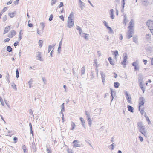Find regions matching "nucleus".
Listing matches in <instances>:
<instances>
[{
  "instance_id": "1",
  "label": "nucleus",
  "mask_w": 153,
  "mask_h": 153,
  "mask_svg": "<svg viewBox=\"0 0 153 153\" xmlns=\"http://www.w3.org/2000/svg\"><path fill=\"white\" fill-rule=\"evenodd\" d=\"M67 22V26L68 28H71L73 26L74 23V17L73 12H71L69 15Z\"/></svg>"
},
{
  "instance_id": "2",
  "label": "nucleus",
  "mask_w": 153,
  "mask_h": 153,
  "mask_svg": "<svg viewBox=\"0 0 153 153\" xmlns=\"http://www.w3.org/2000/svg\"><path fill=\"white\" fill-rule=\"evenodd\" d=\"M146 24L148 27L149 29L151 30L153 29V21L149 20L146 22Z\"/></svg>"
},
{
  "instance_id": "3",
  "label": "nucleus",
  "mask_w": 153,
  "mask_h": 153,
  "mask_svg": "<svg viewBox=\"0 0 153 153\" xmlns=\"http://www.w3.org/2000/svg\"><path fill=\"white\" fill-rule=\"evenodd\" d=\"M139 106L141 107L142 106H144V104L145 99L143 97H141L139 98Z\"/></svg>"
},
{
  "instance_id": "4",
  "label": "nucleus",
  "mask_w": 153,
  "mask_h": 153,
  "mask_svg": "<svg viewBox=\"0 0 153 153\" xmlns=\"http://www.w3.org/2000/svg\"><path fill=\"white\" fill-rule=\"evenodd\" d=\"M100 74L101 76V79L102 80V81L103 84L104 85V83L105 81V73L102 71H100Z\"/></svg>"
},
{
  "instance_id": "5",
  "label": "nucleus",
  "mask_w": 153,
  "mask_h": 153,
  "mask_svg": "<svg viewBox=\"0 0 153 153\" xmlns=\"http://www.w3.org/2000/svg\"><path fill=\"white\" fill-rule=\"evenodd\" d=\"M111 91V103L112 101L113 100L114 97L116 95V91H113V89L112 88H110Z\"/></svg>"
},
{
  "instance_id": "6",
  "label": "nucleus",
  "mask_w": 153,
  "mask_h": 153,
  "mask_svg": "<svg viewBox=\"0 0 153 153\" xmlns=\"http://www.w3.org/2000/svg\"><path fill=\"white\" fill-rule=\"evenodd\" d=\"M123 55L125 56L123 58V61L121 63V64L123 65H126V61L127 59V56L126 53H124Z\"/></svg>"
},
{
  "instance_id": "7",
  "label": "nucleus",
  "mask_w": 153,
  "mask_h": 153,
  "mask_svg": "<svg viewBox=\"0 0 153 153\" xmlns=\"http://www.w3.org/2000/svg\"><path fill=\"white\" fill-rule=\"evenodd\" d=\"M134 25V20L133 19H131L129 22V25L128 27V28L129 29H130V30H134L133 28Z\"/></svg>"
},
{
  "instance_id": "8",
  "label": "nucleus",
  "mask_w": 153,
  "mask_h": 153,
  "mask_svg": "<svg viewBox=\"0 0 153 153\" xmlns=\"http://www.w3.org/2000/svg\"><path fill=\"white\" fill-rule=\"evenodd\" d=\"M41 53L40 52H38L36 53V58L37 60L40 61H43V59L42 58Z\"/></svg>"
},
{
  "instance_id": "9",
  "label": "nucleus",
  "mask_w": 153,
  "mask_h": 153,
  "mask_svg": "<svg viewBox=\"0 0 153 153\" xmlns=\"http://www.w3.org/2000/svg\"><path fill=\"white\" fill-rule=\"evenodd\" d=\"M134 30H130V29L129 30L127 35V37L128 39H130L132 37V33L134 32Z\"/></svg>"
},
{
  "instance_id": "10",
  "label": "nucleus",
  "mask_w": 153,
  "mask_h": 153,
  "mask_svg": "<svg viewBox=\"0 0 153 153\" xmlns=\"http://www.w3.org/2000/svg\"><path fill=\"white\" fill-rule=\"evenodd\" d=\"M31 150L33 152V153H35L36 151V147L35 143L33 142L32 143L31 146Z\"/></svg>"
},
{
  "instance_id": "11",
  "label": "nucleus",
  "mask_w": 153,
  "mask_h": 153,
  "mask_svg": "<svg viewBox=\"0 0 153 153\" xmlns=\"http://www.w3.org/2000/svg\"><path fill=\"white\" fill-rule=\"evenodd\" d=\"M145 127H144L142 128L139 129V131L145 137H146L147 134L145 130Z\"/></svg>"
},
{
  "instance_id": "12",
  "label": "nucleus",
  "mask_w": 153,
  "mask_h": 153,
  "mask_svg": "<svg viewBox=\"0 0 153 153\" xmlns=\"http://www.w3.org/2000/svg\"><path fill=\"white\" fill-rule=\"evenodd\" d=\"M74 143V147H79L81 146V145L79 144L80 142L77 140H75L73 142Z\"/></svg>"
},
{
  "instance_id": "13",
  "label": "nucleus",
  "mask_w": 153,
  "mask_h": 153,
  "mask_svg": "<svg viewBox=\"0 0 153 153\" xmlns=\"http://www.w3.org/2000/svg\"><path fill=\"white\" fill-rule=\"evenodd\" d=\"M16 34V31L14 30H12L10 32V33L7 36L9 38H12L15 36Z\"/></svg>"
},
{
  "instance_id": "14",
  "label": "nucleus",
  "mask_w": 153,
  "mask_h": 153,
  "mask_svg": "<svg viewBox=\"0 0 153 153\" xmlns=\"http://www.w3.org/2000/svg\"><path fill=\"white\" fill-rule=\"evenodd\" d=\"M125 93L126 96V99H127V102L129 103H130L131 102V97H130V95L129 97L127 91H126Z\"/></svg>"
},
{
  "instance_id": "15",
  "label": "nucleus",
  "mask_w": 153,
  "mask_h": 153,
  "mask_svg": "<svg viewBox=\"0 0 153 153\" xmlns=\"http://www.w3.org/2000/svg\"><path fill=\"white\" fill-rule=\"evenodd\" d=\"M79 3L81 9L82 10H84V7H85V3L83 2L81 0H80V1H79Z\"/></svg>"
},
{
  "instance_id": "16",
  "label": "nucleus",
  "mask_w": 153,
  "mask_h": 153,
  "mask_svg": "<svg viewBox=\"0 0 153 153\" xmlns=\"http://www.w3.org/2000/svg\"><path fill=\"white\" fill-rule=\"evenodd\" d=\"M114 10L113 9H111L110 10V17L111 19H113L114 18Z\"/></svg>"
},
{
  "instance_id": "17",
  "label": "nucleus",
  "mask_w": 153,
  "mask_h": 153,
  "mask_svg": "<svg viewBox=\"0 0 153 153\" xmlns=\"http://www.w3.org/2000/svg\"><path fill=\"white\" fill-rule=\"evenodd\" d=\"M142 2L143 4L145 6H147L148 5V0H142Z\"/></svg>"
},
{
  "instance_id": "18",
  "label": "nucleus",
  "mask_w": 153,
  "mask_h": 153,
  "mask_svg": "<svg viewBox=\"0 0 153 153\" xmlns=\"http://www.w3.org/2000/svg\"><path fill=\"white\" fill-rule=\"evenodd\" d=\"M10 26H8V27H6L5 28L4 30L3 34H6V33H8L9 32V31L10 30Z\"/></svg>"
},
{
  "instance_id": "19",
  "label": "nucleus",
  "mask_w": 153,
  "mask_h": 153,
  "mask_svg": "<svg viewBox=\"0 0 153 153\" xmlns=\"http://www.w3.org/2000/svg\"><path fill=\"white\" fill-rule=\"evenodd\" d=\"M137 126L138 127L139 129L140 128H142L145 126H143L142 125V123L141 122H139L137 123Z\"/></svg>"
},
{
  "instance_id": "20",
  "label": "nucleus",
  "mask_w": 153,
  "mask_h": 153,
  "mask_svg": "<svg viewBox=\"0 0 153 153\" xmlns=\"http://www.w3.org/2000/svg\"><path fill=\"white\" fill-rule=\"evenodd\" d=\"M133 42H134L136 44H138V41L137 36H134L133 37Z\"/></svg>"
},
{
  "instance_id": "21",
  "label": "nucleus",
  "mask_w": 153,
  "mask_h": 153,
  "mask_svg": "<svg viewBox=\"0 0 153 153\" xmlns=\"http://www.w3.org/2000/svg\"><path fill=\"white\" fill-rule=\"evenodd\" d=\"M89 34H86L85 33H82V35H80L81 36L84 37L86 40L88 39V36Z\"/></svg>"
},
{
  "instance_id": "22",
  "label": "nucleus",
  "mask_w": 153,
  "mask_h": 153,
  "mask_svg": "<svg viewBox=\"0 0 153 153\" xmlns=\"http://www.w3.org/2000/svg\"><path fill=\"white\" fill-rule=\"evenodd\" d=\"M127 108L128 109V110L131 112H134V108H133L130 106V105H128Z\"/></svg>"
},
{
  "instance_id": "23",
  "label": "nucleus",
  "mask_w": 153,
  "mask_h": 153,
  "mask_svg": "<svg viewBox=\"0 0 153 153\" xmlns=\"http://www.w3.org/2000/svg\"><path fill=\"white\" fill-rule=\"evenodd\" d=\"M14 134V132L13 131L8 130V133L7 135L9 136H11L12 135Z\"/></svg>"
},
{
  "instance_id": "24",
  "label": "nucleus",
  "mask_w": 153,
  "mask_h": 153,
  "mask_svg": "<svg viewBox=\"0 0 153 153\" xmlns=\"http://www.w3.org/2000/svg\"><path fill=\"white\" fill-rule=\"evenodd\" d=\"M145 38L147 41H149L151 39V34H146L145 36Z\"/></svg>"
},
{
  "instance_id": "25",
  "label": "nucleus",
  "mask_w": 153,
  "mask_h": 153,
  "mask_svg": "<svg viewBox=\"0 0 153 153\" xmlns=\"http://www.w3.org/2000/svg\"><path fill=\"white\" fill-rule=\"evenodd\" d=\"M140 107H139V109L140 112L141 113V114H144L145 115V112L144 111V108H141Z\"/></svg>"
},
{
  "instance_id": "26",
  "label": "nucleus",
  "mask_w": 153,
  "mask_h": 153,
  "mask_svg": "<svg viewBox=\"0 0 153 153\" xmlns=\"http://www.w3.org/2000/svg\"><path fill=\"white\" fill-rule=\"evenodd\" d=\"M85 68L84 66L81 69V75H82L85 73Z\"/></svg>"
},
{
  "instance_id": "27",
  "label": "nucleus",
  "mask_w": 153,
  "mask_h": 153,
  "mask_svg": "<svg viewBox=\"0 0 153 153\" xmlns=\"http://www.w3.org/2000/svg\"><path fill=\"white\" fill-rule=\"evenodd\" d=\"M16 13V12H14L12 13H9L8 15L11 18H13L14 16Z\"/></svg>"
},
{
  "instance_id": "28",
  "label": "nucleus",
  "mask_w": 153,
  "mask_h": 153,
  "mask_svg": "<svg viewBox=\"0 0 153 153\" xmlns=\"http://www.w3.org/2000/svg\"><path fill=\"white\" fill-rule=\"evenodd\" d=\"M124 17V20H123V24L125 25H126L127 22V17L126 15H124L123 16Z\"/></svg>"
},
{
  "instance_id": "29",
  "label": "nucleus",
  "mask_w": 153,
  "mask_h": 153,
  "mask_svg": "<svg viewBox=\"0 0 153 153\" xmlns=\"http://www.w3.org/2000/svg\"><path fill=\"white\" fill-rule=\"evenodd\" d=\"M80 119L82 122V126L84 128H85V122L84 119L82 117H80Z\"/></svg>"
},
{
  "instance_id": "30",
  "label": "nucleus",
  "mask_w": 153,
  "mask_h": 153,
  "mask_svg": "<svg viewBox=\"0 0 153 153\" xmlns=\"http://www.w3.org/2000/svg\"><path fill=\"white\" fill-rule=\"evenodd\" d=\"M108 60L109 61L110 64L111 65H114V62L112 61L111 57H109L108 58Z\"/></svg>"
},
{
  "instance_id": "31",
  "label": "nucleus",
  "mask_w": 153,
  "mask_h": 153,
  "mask_svg": "<svg viewBox=\"0 0 153 153\" xmlns=\"http://www.w3.org/2000/svg\"><path fill=\"white\" fill-rule=\"evenodd\" d=\"M71 130H74L75 128L76 127V125L75 123L72 121L71 122Z\"/></svg>"
},
{
  "instance_id": "32",
  "label": "nucleus",
  "mask_w": 153,
  "mask_h": 153,
  "mask_svg": "<svg viewBox=\"0 0 153 153\" xmlns=\"http://www.w3.org/2000/svg\"><path fill=\"white\" fill-rule=\"evenodd\" d=\"M77 29L79 30L80 35H82V30L81 27L79 26H77Z\"/></svg>"
},
{
  "instance_id": "33",
  "label": "nucleus",
  "mask_w": 153,
  "mask_h": 153,
  "mask_svg": "<svg viewBox=\"0 0 153 153\" xmlns=\"http://www.w3.org/2000/svg\"><path fill=\"white\" fill-rule=\"evenodd\" d=\"M93 65H95L96 66V68H98V65L97 61V59H95L94 60Z\"/></svg>"
},
{
  "instance_id": "34",
  "label": "nucleus",
  "mask_w": 153,
  "mask_h": 153,
  "mask_svg": "<svg viewBox=\"0 0 153 153\" xmlns=\"http://www.w3.org/2000/svg\"><path fill=\"white\" fill-rule=\"evenodd\" d=\"M120 85L119 83L118 82H115L114 83V86L116 88H118Z\"/></svg>"
},
{
  "instance_id": "35",
  "label": "nucleus",
  "mask_w": 153,
  "mask_h": 153,
  "mask_svg": "<svg viewBox=\"0 0 153 153\" xmlns=\"http://www.w3.org/2000/svg\"><path fill=\"white\" fill-rule=\"evenodd\" d=\"M6 49L7 51L9 52H11L12 51L13 49L10 46H8L6 48Z\"/></svg>"
},
{
  "instance_id": "36",
  "label": "nucleus",
  "mask_w": 153,
  "mask_h": 153,
  "mask_svg": "<svg viewBox=\"0 0 153 153\" xmlns=\"http://www.w3.org/2000/svg\"><path fill=\"white\" fill-rule=\"evenodd\" d=\"M145 115H144V116L145 117L147 121L148 122V124H149L150 123V120L149 119V118L147 116L146 112H145Z\"/></svg>"
},
{
  "instance_id": "37",
  "label": "nucleus",
  "mask_w": 153,
  "mask_h": 153,
  "mask_svg": "<svg viewBox=\"0 0 153 153\" xmlns=\"http://www.w3.org/2000/svg\"><path fill=\"white\" fill-rule=\"evenodd\" d=\"M32 79H31L30 80L28 81V84L29 85V87L31 88L32 87Z\"/></svg>"
},
{
  "instance_id": "38",
  "label": "nucleus",
  "mask_w": 153,
  "mask_h": 153,
  "mask_svg": "<svg viewBox=\"0 0 153 153\" xmlns=\"http://www.w3.org/2000/svg\"><path fill=\"white\" fill-rule=\"evenodd\" d=\"M40 26L42 27L41 30H43L44 28L45 27V24L43 22H41L40 23Z\"/></svg>"
},
{
  "instance_id": "39",
  "label": "nucleus",
  "mask_w": 153,
  "mask_h": 153,
  "mask_svg": "<svg viewBox=\"0 0 153 153\" xmlns=\"http://www.w3.org/2000/svg\"><path fill=\"white\" fill-rule=\"evenodd\" d=\"M54 45H50L48 46V53H49L51 50L53 48L54 46Z\"/></svg>"
},
{
  "instance_id": "40",
  "label": "nucleus",
  "mask_w": 153,
  "mask_h": 153,
  "mask_svg": "<svg viewBox=\"0 0 153 153\" xmlns=\"http://www.w3.org/2000/svg\"><path fill=\"white\" fill-rule=\"evenodd\" d=\"M138 79L139 81H140V82H142L143 79V76L139 74Z\"/></svg>"
},
{
  "instance_id": "41",
  "label": "nucleus",
  "mask_w": 153,
  "mask_h": 153,
  "mask_svg": "<svg viewBox=\"0 0 153 153\" xmlns=\"http://www.w3.org/2000/svg\"><path fill=\"white\" fill-rule=\"evenodd\" d=\"M1 53L3 56H5L6 54L5 49V48L2 49L1 50Z\"/></svg>"
},
{
  "instance_id": "42",
  "label": "nucleus",
  "mask_w": 153,
  "mask_h": 153,
  "mask_svg": "<svg viewBox=\"0 0 153 153\" xmlns=\"http://www.w3.org/2000/svg\"><path fill=\"white\" fill-rule=\"evenodd\" d=\"M139 85L141 90H143V84L142 83V82H140Z\"/></svg>"
},
{
  "instance_id": "43",
  "label": "nucleus",
  "mask_w": 153,
  "mask_h": 153,
  "mask_svg": "<svg viewBox=\"0 0 153 153\" xmlns=\"http://www.w3.org/2000/svg\"><path fill=\"white\" fill-rule=\"evenodd\" d=\"M16 77L17 78H18L19 77V71L18 69H17L16 70Z\"/></svg>"
},
{
  "instance_id": "44",
  "label": "nucleus",
  "mask_w": 153,
  "mask_h": 153,
  "mask_svg": "<svg viewBox=\"0 0 153 153\" xmlns=\"http://www.w3.org/2000/svg\"><path fill=\"white\" fill-rule=\"evenodd\" d=\"M43 42V41L42 40H40L39 41V46L40 48H41L42 45V43Z\"/></svg>"
},
{
  "instance_id": "45",
  "label": "nucleus",
  "mask_w": 153,
  "mask_h": 153,
  "mask_svg": "<svg viewBox=\"0 0 153 153\" xmlns=\"http://www.w3.org/2000/svg\"><path fill=\"white\" fill-rule=\"evenodd\" d=\"M138 65V63L136 61L132 63V66H134L135 67V66H136L137 65Z\"/></svg>"
},
{
  "instance_id": "46",
  "label": "nucleus",
  "mask_w": 153,
  "mask_h": 153,
  "mask_svg": "<svg viewBox=\"0 0 153 153\" xmlns=\"http://www.w3.org/2000/svg\"><path fill=\"white\" fill-rule=\"evenodd\" d=\"M6 78L7 79V81L8 83H9V75L8 73L7 74V75L6 76Z\"/></svg>"
},
{
  "instance_id": "47",
  "label": "nucleus",
  "mask_w": 153,
  "mask_h": 153,
  "mask_svg": "<svg viewBox=\"0 0 153 153\" xmlns=\"http://www.w3.org/2000/svg\"><path fill=\"white\" fill-rule=\"evenodd\" d=\"M0 101L1 104V105L4 106V103L3 100L1 96H0Z\"/></svg>"
},
{
  "instance_id": "48",
  "label": "nucleus",
  "mask_w": 153,
  "mask_h": 153,
  "mask_svg": "<svg viewBox=\"0 0 153 153\" xmlns=\"http://www.w3.org/2000/svg\"><path fill=\"white\" fill-rule=\"evenodd\" d=\"M56 2V0H52L51 1V5H53Z\"/></svg>"
},
{
  "instance_id": "49",
  "label": "nucleus",
  "mask_w": 153,
  "mask_h": 153,
  "mask_svg": "<svg viewBox=\"0 0 153 153\" xmlns=\"http://www.w3.org/2000/svg\"><path fill=\"white\" fill-rule=\"evenodd\" d=\"M64 6L63 3L62 2H61L60 4L57 7L58 8H60L62 7H63Z\"/></svg>"
},
{
  "instance_id": "50",
  "label": "nucleus",
  "mask_w": 153,
  "mask_h": 153,
  "mask_svg": "<svg viewBox=\"0 0 153 153\" xmlns=\"http://www.w3.org/2000/svg\"><path fill=\"white\" fill-rule=\"evenodd\" d=\"M115 145V144L114 143L112 144L111 145H110L109 146H111V150H113L114 149V146Z\"/></svg>"
},
{
  "instance_id": "51",
  "label": "nucleus",
  "mask_w": 153,
  "mask_h": 153,
  "mask_svg": "<svg viewBox=\"0 0 153 153\" xmlns=\"http://www.w3.org/2000/svg\"><path fill=\"white\" fill-rule=\"evenodd\" d=\"M53 19V16L52 14H51L50 15V17L49 19V21H52Z\"/></svg>"
},
{
  "instance_id": "52",
  "label": "nucleus",
  "mask_w": 153,
  "mask_h": 153,
  "mask_svg": "<svg viewBox=\"0 0 153 153\" xmlns=\"http://www.w3.org/2000/svg\"><path fill=\"white\" fill-rule=\"evenodd\" d=\"M7 19V17L6 15L4 16L3 18V21H5Z\"/></svg>"
},
{
  "instance_id": "53",
  "label": "nucleus",
  "mask_w": 153,
  "mask_h": 153,
  "mask_svg": "<svg viewBox=\"0 0 153 153\" xmlns=\"http://www.w3.org/2000/svg\"><path fill=\"white\" fill-rule=\"evenodd\" d=\"M114 55L115 56H117L118 55V53L117 50L114 51Z\"/></svg>"
},
{
  "instance_id": "54",
  "label": "nucleus",
  "mask_w": 153,
  "mask_h": 153,
  "mask_svg": "<svg viewBox=\"0 0 153 153\" xmlns=\"http://www.w3.org/2000/svg\"><path fill=\"white\" fill-rule=\"evenodd\" d=\"M85 114L87 116V118H89L90 117V114L88 113L87 111H85Z\"/></svg>"
},
{
  "instance_id": "55",
  "label": "nucleus",
  "mask_w": 153,
  "mask_h": 153,
  "mask_svg": "<svg viewBox=\"0 0 153 153\" xmlns=\"http://www.w3.org/2000/svg\"><path fill=\"white\" fill-rule=\"evenodd\" d=\"M67 152H68V153H72V150L71 149H70L69 148L67 149Z\"/></svg>"
},
{
  "instance_id": "56",
  "label": "nucleus",
  "mask_w": 153,
  "mask_h": 153,
  "mask_svg": "<svg viewBox=\"0 0 153 153\" xmlns=\"http://www.w3.org/2000/svg\"><path fill=\"white\" fill-rule=\"evenodd\" d=\"M61 47L59 46L58 49V53H59L61 51Z\"/></svg>"
},
{
  "instance_id": "57",
  "label": "nucleus",
  "mask_w": 153,
  "mask_h": 153,
  "mask_svg": "<svg viewBox=\"0 0 153 153\" xmlns=\"http://www.w3.org/2000/svg\"><path fill=\"white\" fill-rule=\"evenodd\" d=\"M107 28L108 29V30L111 32H113V30L112 28L109 27V26Z\"/></svg>"
},
{
  "instance_id": "58",
  "label": "nucleus",
  "mask_w": 153,
  "mask_h": 153,
  "mask_svg": "<svg viewBox=\"0 0 153 153\" xmlns=\"http://www.w3.org/2000/svg\"><path fill=\"white\" fill-rule=\"evenodd\" d=\"M19 0H16V1H14V4L15 5L18 4L19 2Z\"/></svg>"
},
{
  "instance_id": "59",
  "label": "nucleus",
  "mask_w": 153,
  "mask_h": 153,
  "mask_svg": "<svg viewBox=\"0 0 153 153\" xmlns=\"http://www.w3.org/2000/svg\"><path fill=\"white\" fill-rule=\"evenodd\" d=\"M11 86L13 87V89H15V90L16 91L17 90V88L16 87V85H15V84H14V85H11Z\"/></svg>"
},
{
  "instance_id": "60",
  "label": "nucleus",
  "mask_w": 153,
  "mask_h": 153,
  "mask_svg": "<svg viewBox=\"0 0 153 153\" xmlns=\"http://www.w3.org/2000/svg\"><path fill=\"white\" fill-rule=\"evenodd\" d=\"M134 69H135V70H136V71L139 70V66L138 65H137L136 66H135V67H134Z\"/></svg>"
},
{
  "instance_id": "61",
  "label": "nucleus",
  "mask_w": 153,
  "mask_h": 153,
  "mask_svg": "<svg viewBox=\"0 0 153 153\" xmlns=\"http://www.w3.org/2000/svg\"><path fill=\"white\" fill-rule=\"evenodd\" d=\"M139 138L140 139V141L141 142H142L143 141V138L142 137L140 136H139Z\"/></svg>"
},
{
  "instance_id": "62",
  "label": "nucleus",
  "mask_w": 153,
  "mask_h": 153,
  "mask_svg": "<svg viewBox=\"0 0 153 153\" xmlns=\"http://www.w3.org/2000/svg\"><path fill=\"white\" fill-rule=\"evenodd\" d=\"M103 23L105 25V27H108V24L107 22H106L105 21H104L103 22Z\"/></svg>"
},
{
  "instance_id": "63",
  "label": "nucleus",
  "mask_w": 153,
  "mask_h": 153,
  "mask_svg": "<svg viewBox=\"0 0 153 153\" xmlns=\"http://www.w3.org/2000/svg\"><path fill=\"white\" fill-rule=\"evenodd\" d=\"M59 18L63 21L64 20V17L63 15H61L59 16Z\"/></svg>"
},
{
  "instance_id": "64",
  "label": "nucleus",
  "mask_w": 153,
  "mask_h": 153,
  "mask_svg": "<svg viewBox=\"0 0 153 153\" xmlns=\"http://www.w3.org/2000/svg\"><path fill=\"white\" fill-rule=\"evenodd\" d=\"M46 150L47 153H51V151L50 149L48 148H47Z\"/></svg>"
}]
</instances>
